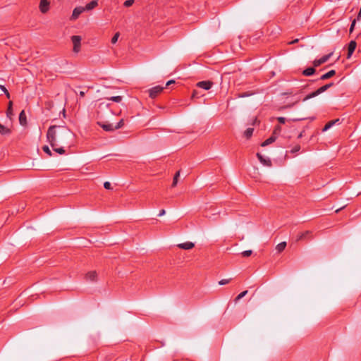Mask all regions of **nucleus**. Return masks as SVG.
<instances>
[{
	"label": "nucleus",
	"mask_w": 361,
	"mask_h": 361,
	"mask_svg": "<svg viewBox=\"0 0 361 361\" xmlns=\"http://www.w3.org/2000/svg\"><path fill=\"white\" fill-rule=\"evenodd\" d=\"M334 85V83L333 82H330V83H328V84H326L323 86H322L321 87H319V89H317L316 91L307 94L303 99L302 101L303 102H305L311 98H313L322 93H323L324 92L326 91L329 88H330L331 87H332Z\"/></svg>",
	"instance_id": "nucleus-2"
},
{
	"label": "nucleus",
	"mask_w": 361,
	"mask_h": 361,
	"mask_svg": "<svg viewBox=\"0 0 361 361\" xmlns=\"http://www.w3.org/2000/svg\"><path fill=\"white\" fill-rule=\"evenodd\" d=\"M97 5H98V1L97 0H93V1H90V3H88L84 8H85V10L90 11V10H92L94 8H95Z\"/></svg>",
	"instance_id": "nucleus-20"
},
{
	"label": "nucleus",
	"mask_w": 361,
	"mask_h": 361,
	"mask_svg": "<svg viewBox=\"0 0 361 361\" xmlns=\"http://www.w3.org/2000/svg\"><path fill=\"white\" fill-rule=\"evenodd\" d=\"M7 109H13V102L10 101L8 102V108Z\"/></svg>",
	"instance_id": "nucleus-47"
},
{
	"label": "nucleus",
	"mask_w": 361,
	"mask_h": 361,
	"mask_svg": "<svg viewBox=\"0 0 361 361\" xmlns=\"http://www.w3.org/2000/svg\"><path fill=\"white\" fill-rule=\"evenodd\" d=\"M303 118H296V119H294L293 121H301L302 120Z\"/></svg>",
	"instance_id": "nucleus-51"
},
{
	"label": "nucleus",
	"mask_w": 361,
	"mask_h": 361,
	"mask_svg": "<svg viewBox=\"0 0 361 361\" xmlns=\"http://www.w3.org/2000/svg\"><path fill=\"white\" fill-rule=\"evenodd\" d=\"M165 213H166V212H165V210H164V209H161V210L159 211V213L158 216H161L164 215V214H165Z\"/></svg>",
	"instance_id": "nucleus-44"
},
{
	"label": "nucleus",
	"mask_w": 361,
	"mask_h": 361,
	"mask_svg": "<svg viewBox=\"0 0 361 361\" xmlns=\"http://www.w3.org/2000/svg\"><path fill=\"white\" fill-rule=\"evenodd\" d=\"M106 99L119 103L122 101V97L121 96H114L111 97H107Z\"/></svg>",
	"instance_id": "nucleus-24"
},
{
	"label": "nucleus",
	"mask_w": 361,
	"mask_h": 361,
	"mask_svg": "<svg viewBox=\"0 0 361 361\" xmlns=\"http://www.w3.org/2000/svg\"><path fill=\"white\" fill-rule=\"evenodd\" d=\"M134 1H135V0H126L124 2L123 5L126 7H130V6H131L133 4Z\"/></svg>",
	"instance_id": "nucleus-33"
},
{
	"label": "nucleus",
	"mask_w": 361,
	"mask_h": 361,
	"mask_svg": "<svg viewBox=\"0 0 361 361\" xmlns=\"http://www.w3.org/2000/svg\"><path fill=\"white\" fill-rule=\"evenodd\" d=\"M12 116H13V109H7V110H6V116L9 119H11Z\"/></svg>",
	"instance_id": "nucleus-34"
},
{
	"label": "nucleus",
	"mask_w": 361,
	"mask_h": 361,
	"mask_svg": "<svg viewBox=\"0 0 361 361\" xmlns=\"http://www.w3.org/2000/svg\"><path fill=\"white\" fill-rule=\"evenodd\" d=\"M4 94H6V97H7L8 99H9V98H10V97H11V96H10V93L8 92V90H6V92H4Z\"/></svg>",
	"instance_id": "nucleus-49"
},
{
	"label": "nucleus",
	"mask_w": 361,
	"mask_h": 361,
	"mask_svg": "<svg viewBox=\"0 0 361 361\" xmlns=\"http://www.w3.org/2000/svg\"><path fill=\"white\" fill-rule=\"evenodd\" d=\"M304 134H305V130H302V132H300L299 133V135H298V138L300 139V138H302L303 136H304Z\"/></svg>",
	"instance_id": "nucleus-45"
},
{
	"label": "nucleus",
	"mask_w": 361,
	"mask_h": 361,
	"mask_svg": "<svg viewBox=\"0 0 361 361\" xmlns=\"http://www.w3.org/2000/svg\"><path fill=\"white\" fill-rule=\"evenodd\" d=\"M85 279L90 281H96L97 279V274L95 271H90L85 275Z\"/></svg>",
	"instance_id": "nucleus-13"
},
{
	"label": "nucleus",
	"mask_w": 361,
	"mask_h": 361,
	"mask_svg": "<svg viewBox=\"0 0 361 361\" xmlns=\"http://www.w3.org/2000/svg\"><path fill=\"white\" fill-rule=\"evenodd\" d=\"M355 23H356V19H354V20H353V22H352V23H351V25H350V30H349L350 33H351V32L353 31L354 27H355Z\"/></svg>",
	"instance_id": "nucleus-37"
},
{
	"label": "nucleus",
	"mask_w": 361,
	"mask_h": 361,
	"mask_svg": "<svg viewBox=\"0 0 361 361\" xmlns=\"http://www.w3.org/2000/svg\"><path fill=\"white\" fill-rule=\"evenodd\" d=\"M298 102V101H296L294 103H292V104H287L286 106H284L283 107V109H290V108H292L295 104H297Z\"/></svg>",
	"instance_id": "nucleus-40"
},
{
	"label": "nucleus",
	"mask_w": 361,
	"mask_h": 361,
	"mask_svg": "<svg viewBox=\"0 0 361 361\" xmlns=\"http://www.w3.org/2000/svg\"><path fill=\"white\" fill-rule=\"evenodd\" d=\"M0 89L4 92H6L7 89L5 87V86L4 85H0Z\"/></svg>",
	"instance_id": "nucleus-46"
},
{
	"label": "nucleus",
	"mask_w": 361,
	"mask_h": 361,
	"mask_svg": "<svg viewBox=\"0 0 361 361\" xmlns=\"http://www.w3.org/2000/svg\"><path fill=\"white\" fill-rule=\"evenodd\" d=\"M119 32H116L114 37L111 38V43L112 44H115L117 41H118V39L119 37Z\"/></svg>",
	"instance_id": "nucleus-31"
},
{
	"label": "nucleus",
	"mask_w": 361,
	"mask_h": 361,
	"mask_svg": "<svg viewBox=\"0 0 361 361\" xmlns=\"http://www.w3.org/2000/svg\"><path fill=\"white\" fill-rule=\"evenodd\" d=\"M316 67H309L302 71V75L305 76H311L316 72Z\"/></svg>",
	"instance_id": "nucleus-16"
},
{
	"label": "nucleus",
	"mask_w": 361,
	"mask_h": 361,
	"mask_svg": "<svg viewBox=\"0 0 361 361\" xmlns=\"http://www.w3.org/2000/svg\"><path fill=\"white\" fill-rule=\"evenodd\" d=\"M339 121V119H336V120H334V121H331L329 122H328L324 127L323 128V131H326L327 130H329L330 128H331L336 123L338 122Z\"/></svg>",
	"instance_id": "nucleus-21"
},
{
	"label": "nucleus",
	"mask_w": 361,
	"mask_h": 361,
	"mask_svg": "<svg viewBox=\"0 0 361 361\" xmlns=\"http://www.w3.org/2000/svg\"><path fill=\"white\" fill-rule=\"evenodd\" d=\"M198 97V92L196 90H194L192 94V99L197 97Z\"/></svg>",
	"instance_id": "nucleus-42"
},
{
	"label": "nucleus",
	"mask_w": 361,
	"mask_h": 361,
	"mask_svg": "<svg viewBox=\"0 0 361 361\" xmlns=\"http://www.w3.org/2000/svg\"><path fill=\"white\" fill-rule=\"evenodd\" d=\"M311 234H312V232L310 231H306L303 233H301L300 234L298 235V236L296 237V241H300V240H305V239H312V236H311Z\"/></svg>",
	"instance_id": "nucleus-10"
},
{
	"label": "nucleus",
	"mask_w": 361,
	"mask_h": 361,
	"mask_svg": "<svg viewBox=\"0 0 361 361\" xmlns=\"http://www.w3.org/2000/svg\"><path fill=\"white\" fill-rule=\"evenodd\" d=\"M232 279H222L219 281V284L220 286L226 285L230 281H231Z\"/></svg>",
	"instance_id": "nucleus-30"
},
{
	"label": "nucleus",
	"mask_w": 361,
	"mask_h": 361,
	"mask_svg": "<svg viewBox=\"0 0 361 361\" xmlns=\"http://www.w3.org/2000/svg\"><path fill=\"white\" fill-rule=\"evenodd\" d=\"M180 176V171H177L176 173V174L174 175V177H173V183H172V185L171 186L172 187H176L177 183H178V178Z\"/></svg>",
	"instance_id": "nucleus-25"
},
{
	"label": "nucleus",
	"mask_w": 361,
	"mask_h": 361,
	"mask_svg": "<svg viewBox=\"0 0 361 361\" xmlns=\"http://www.w3.org/2000/svg\"><path fill=\"white\" fill-rule=\"evenodd\" d=\"M50 1L49 0H40L39 10L42 13H46L49 10Z\"/></svg>",
	"instance_id": "nucleus-6"
},
{
	"label": "nucleus",
	"mask_w": 361,
	"mask_h": 361,
	"mask_svg": "<svg viewBox=\"0 0 361 361\" xmlns=\"http://www.w3.org/2000/svg\"><path fill=\"white\" fill-rule=\"evenodd\" d=\"M104 187L106 190H111L112 188L111 183L108 181H106L104 183Z\"/></svg>",
	"instance_id": "nucleus-39"
},
{
	"label": "nucleus",
	"mask_w": 361,
	"mask_h": 361,
	"mask_svg": "<svg viewBox=\"0 0 361 361\" xmlns=\"http://www.w3.org/2000/svg\"><path fill=\"white\" fill-rule=\"evenodd\" d=\"M57 135L69 137L70 131L64 127L51 126L48 128L47 133V140L53 148V150L59 154H65V150L63 147H55L57 145Z\"/></svg>",
	"instance_id": "nucleus-1"
},
{
	"label": "nucleus",
	"mask_w": 361,
	"mask_h": 361,
	"mask_svg": "<svg viewBox=\"0 0 361 361\" xmlns=\"http://www.w3.org/2000/svg\"><path fill=\"white\" fill-rule=\"evenodd\" d=\"M19 122L22 126H25L27 123L26 115L23 110L19 114Z\"/></svg>",
	"instance_id": "nucleus-19"
},
{
	"label": "nucleus",
	"mask_w": 361,
	"mask_h": 361,
	"mask_svg": "<svg viewBox=\"0 0 361 361\" xmlns=\"http://www.w3.org/2000/svg\"><path fill=\"white\" fill-rule=\"evenodd\" d=\"M300 149V146L299 145H297L290 150V152L296 153V152H299Z\"/></svg>",
	"instance_id": "nucleus-35"
},
{
	"label": "nucleus",
	"mask_w": 361,
	"mask_h": 361,
	"mask_svg": "<svg viewBox=\"0 0 361 361\" xmlns=\"http://www.w3.org/2000/svg\"><path fill=\"white\" fill-rule=\"evenodd\" d=\"M97 124L105 131L106 132H112L115 130L114 126L113 124L107 123V122H97Z\"/></svg>",
	"instance_id": "nucleus-7"
},
{
	"label": "nucleus",
	"mask_w": 361,
	"mask_h": 361,
	"mask_svg": "<svg viewBox=\"0 0 361 361\" xmlns=\"http://www.w3.org/2000/svg\"><path fill=\"white\" fill-rule=\"evenodd\" d=\"M42 150L47 154L49 157L52 156L51 151L47 145H44L42 147Z\"/></svg>",
	"instance_id": "nucleus-28"
},
{
	"label": "nucleus",
	"mask_w": 361,
	"mask_h": 361,
	"mask_svg": "<svg viewBox=\"0 0 361 361\" xmlns=\"http://www.w3.org/2000/svg\"><path fill=\"white\" fill-rule=\"evenodd\" d=\"M286 247V243L281 242L276 245V249L279 252H281L282 251H283L285 250Z\"/></svg>",
	"instance_id": "nucleus-22"
},
{
	"label": "nucleus",
	"mask_w": 361,
	"mask_h": 361,
	"mask_svg": "<svg viewBox=\"0 0 361 361\" xmlns=\"http://www.w3.org/2000/svg\"><path fill=\"white\" fill-rule=\"evenodd\" d=\"M213 85V82L209 80L200 81L196 85L197 87L204 89L205 90H209Z\"/></svg>",
	"instance_id": "nucleus-9"
},
{
	"label": "nucleus",
	"mask_w": 361,
	"mask_h": 361,
	"mask_svg": "<svg viewBox=\"0 0 361 361\" xmlns=\"http://www.w3.org/2000/svg\"><path fill=\"white\" fill-rule=\"evenodd\" d=\"M247 293V290H245V291H243L241 292L240 294L238 295V296L235 298V302H237L239 300H240L241 298H243L244 296H245Z\"/></svg>",
	"instance_id": "nucleus-26"
},
{
	"label": "nucleus",
	"mask_w": 361,
	"mask_h": 361,
	"mask_svg": "<svg viewBox=\"0 0 361 361\" xmlns=\"http://www.w3.org/2000/svg\"><path fill=\"white\" fill-rule=\"evenodd\" d=\"M79 94L81 97H83L85 95V92L83 91H80Z\"/></svg>",
	"instance_id": "nucleus-48"
},
{
	"label": "nucleus",
	"mask_w": 361,
	"mask_h": 361,
	"mask_svg": "<svg viewBox=\"0 0 361 361\" xmlns=\"http://www.w3.org/2000/svg\"><path fill=\"white\" fill-rule=\"evenodd\" d=\"M333 55V53H329V54L323 56L322 58L319 59H315L312 62L314 67H318L321 66L322 64L326 63L330 57Z\"/></svg>",
	"instance_id": "nucleus-5"
},
{
	"label": "nucleus",
	"mask_w": 361,
	"mask_h": 361,
	"mask_svg": "<svg viewBox=\"0 0 361 361\" xmlns=\"http://www.w3.org/2000/svg\"><path fill=\"white\" fill-rule=\"evenodd\" d=\"M281 130V127L280 126H276L274 128L273 135H276L277 134L280 133Z\"/></svg>",
	"instance_id": "nucleus-32"
},
{
	"label": "nucleus",
	"mask_w": 361,
	"mask_h": 361,
	"mask_svg": "<svg viewBox=\"0 0 361 361\" xmlns=\"http://www.w3.org/2000/svg\"><path fill=\"white\" fill-rule=\"evenodd\" d=\"M277 120H278V121H279L280 123H283H283H285V122H286V118H284V117H278V118H277Z\"/></svg>",
	"instance_id": "nucleus-41"
},
{
	"label": "nucleus",
	"mask_w": 361,
	"mask_h": 361,
	"mask_svg": "<svg viewBox=\"0 0 361 361\" xmlns=\"http://www.w3.org/2000/svg\"><path fill=\"white\" fill-rule=\"evenodd\" d=\"M175 83V80H171L169 81H168L166 84V86H169L170 85H172V84H174Z\"/></svg>",
	"instance_id": "nucleus-43"
},
{
	"label": "nucleus",
	"mask_w": 361,
	"mask_h": 361,
	"mask_svg": "<svg viewBox=\"0 0 361 361\" xmlns=\"http://www.w3.org/2000/svg\"><path fill=\"white\" fill-rule=\"evenodd\" d=\"M252 93H250V92H243V93H241L238 95V97H249L250 95H252Z\"/></svg>",
	"instance_id": "nucleus-38"
},
{
	"label": "nucleus",
	"mask_w": 361,
	"mask_h": 361,
	"mask_svg": "<svg viewBox=\"0 0 361 361\" xmlns=\"http://www.w3.org/2000/svg\"><path fill=\"white\" fill-rule=\"evenodd\" d=\"M257 157L259 159V161L264 166H271V161L268 157H264L260 153L257 154Z\"/></svg>",
	"instance_id": "nucleus-11"
},
{
	"label": "nucleus",
	"mask_w": 361,
	"mask_h": 361,
	"mask_svg": "<svg viewBox=\"0 0 361 361\" xmlns=\"http://www.w3.org/2000/svg\"><path fill=\"white\" fill-rule=\"evenodd\" d=\"M276 137H277L276 135H274L272 134V135L270 137H269L268 139H267L264 142H263L262 143V146L265 147V146H267V145L271 144L276 140Z\"/></svg>",
	"instance_id": "nucleus-18"
},
{
	"label": "nucleus",
	"mask_w": 361,
	"mask_h": 361,
	"mask_svg": "<svg viewBox=\"0 0 361 361\" xmlns=\"http://www.w3.org/2000/svg\"><path fill=\"white\" fill-rule=\"evenodd\" d=\"M220 213L219 211H216V209L214 210V212L211 214H205V216L207 217V218H212V215H216V214H219Z\"/></svg>",
	"instance_id": "nucleus-36"
},
{
	"label": "nucleus",
	"mask_w": 361,
	"mask_h": 361,
	"mask_svg": "<svg viewBox=\"0 0 361 361\" xmlns=\"http://www.w3.org/2000/svg\"><path fill=\"white\" fill-rule=\"evenodd\" d=\"M254 129L252 128H248L244 133V135L247 139H249L253 133Z\"/></svg>",
	"instance_id": "nucleus-23"
},
{
	"label": "nucleus",
	"mask_w": 361,
	"mask_h": 361,
	"mask_svg": "<svg viewBox=\"0 0 361 361\" xmlns=\"http://www.w3.org/2000/svg\"><path fill=\"white\" fill-rule=\"evenodd\" d=\"M252 253L251 250L243 251L241 255L243 257H250Z\"/></svg>",
	"instance_id": "nucleus-29"
},
{
	"label": "nucleus",
	"mask_w": 361,
	"mask_h": 361,
	"mask_svg": "<svg viewBox=\"0 0 361 361\" xmlns=\"http://www.w3.org/2000/svg\"><path fill=\"white\" fill-rule=\"evenodd\" d=\"M178 247L183 250H190L195 247V244L192 242H185L178 244Z\"/></svg>",
	"instance_id": "nucleus-14"
},
{
	"label": "nucleus",
	"mask_w": 361,
	"mask_h": 361,
	"mask_svg": "<svg viewBox=\"0 0 361 361\" xmlns=\"http://www.w3.org/2000/svg\"><path fill=\"white\" fill-rule=\"evenodd\" d=\"M82 38L79 35H73L71 41L73 44V51L75 53H78L80 51Z\"/></svg>",
	"instance_id": "nucleus-3"
},
{
	"label": "nucleus",
	"mask_w": 361,
	"mask_h": 361,
	"mask_svg": "<svg viewBox=\"0 0 361 361\" xmlns=\"http://www.w3.org/2000/svg\"><path fill=\"white\" fill-rule=\"evenodd\" d=\"M163 90L164 87L160 85L153 87L148 90L149 97L152 99H155L163 91Z\"/></svg>",
	"instance_id": "nucleus-4"
},
{
	"label": "nucleus",
	"mask_w": 361,
	"mask_h": 361,
	"mask_svg": "<svg viewBox=\"0 0 361 361\" xmlns=\"http://www.w3.org/2000/svg\"><path fill=\"white\" fill-rule=\"evenodd\" d=\"M124 126V120L121 119L116 126H114V128L116 130L121 128Z\"/></svg>",
	"instance_id": "nucleus-27"
},
{
	"label": "nucleus",
	"mask_w": 361,
	"mask_h": 361,
	"mask_svg": "<svg viewBox=\"0 0 361 361\" xmlns=\"http://www.w3.org/2000/svg\"><path fill=\"white\" fill-rule=\"evenodd\" d=\"M335 74H336V71L334 70H331V71L327 72L326 73L322 75L320 77V80H327V79L333 77L334 75H335Z\"/></svg>",
	"instance_id": "nucleus-17"
},
{
	"label": "nucleus",
	"mask_w": 361,
	"mask_h": 361,
	"mask_svg": "<svg viewBox=\"0 0 361 361\" xmlns=\"http://www.w3.org/2000/svg\"><path fill=\"white\" fill-rule=\"evenodd\" d=\"M85 11V8L82 6H78V7L75 8L73 9L72 16L71 17V20H76L80 16V15Z\"/></svg>",
	"instance_id": "nucleus-8"
},
{
	"label": "nucleus",
	"mask_w": 361,
	"mask_h": 361,
	"mask_svg": "<svg viewBox=\"0 0 361 361\" xmlns=\"http://www.w3.org/2000/svg\"><path fill=\"white\" fill-rule=\"evenodd\" d=\"M357 44L355 41H350L348 44V56L347 58L349 59L352 56L353 53L354 52L355 48H356Z\"/></svg>",
	"instance_id": "nucleus-12"
},
{
	"label": "nucleus",
	"mask_w": 361,
	"mask_h": 361,
	"mask_svg": "<svg viewBox=\"0 0 361 361\" xmlns=\"http://www.w3.org/2000/svg\"><path fill=\"white\" fill-rule=\"evenodd\" d=\"M298 41H299L298 39H295L293 40L292 42H290L289 44H295V43H297Z\"/></svg>",
	"instance_id": "nucleus-50"
},
{
	"label": "nucleus",
	"mask_w": 361,
	"mask_h": 361,
	"mask_svg": "<svg viewBox=\"0 0 361 361\" xmlns=\"http://www.w3.org/2000/svg\"><path fill=\"white\" fill-rule=\"evenodd\" d=\"M11 133V129L0 123V134L1 135H8Z\"/></svg>",
	"instance_id": "nucleus-15"
}]
</instances>
